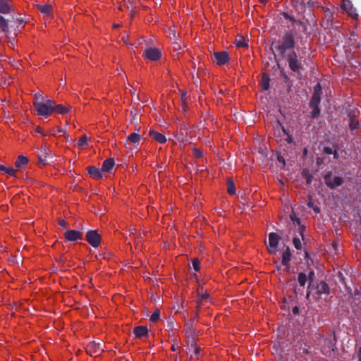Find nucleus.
<instances>
[{"label":"nucleus","mask_w":361,"mask_h":361,"mask_svg":"<svg viewBox=\"0 0 361 361\" xmlns=\"http://www.w3.org/2000/svg\"><path fill=\"white\" fill-rule=\"evenodd\" d=\"M160 317V310L156 308L153 314L150 317V321L152 322H157Z\"/></svg>","instance_id":"ea45409f"},{"label":"nucleus","mask_w":361,"mask_h":361,"mask_svg":"<svg viewBox=\"0 0 361 361\" xmlns=\"http://www.w3.org/2000/svg\"><path fill=\"white\" fill-rule=\"evenodd\" d=\"M312 111L311 112V114H310V116L312 118H317L319 114H320V109L319 107V106H310Z\"/></svg>","instance_id":"e433bc0d"},{"label":"nucleus","mask_w":361,"mask_h":361,"mask_svg":"<svg viewBox=\"0 0 361 361\" xmlns=\"http://www.w3.org/2000/svg\"><path fill=\"white\" fill-rule=\"evenodd\" d=\"M295 44L296 42L294 33L293 32L286 31L276 44L274 45V42L271 44V49L272 50L275 59H276V55L274 52V49L278 52V55L280 57L285 58L288 51L289 52L294 50Z\"/></svg>","instance_id":"f257e3e1"},{"label":"nucleus","mask_w":361,"mask_h":361,"mask_svg":"<svg viewBox=\"0 0 361 361\" xmlns=\"http://www.w3.org/2000/svg\"><path fill=\"white\" fill-rule=\"evenodd\" d=\"M201 348L200 347H195L194 348L195 357L196 359H199Z\"/></svg>","instance_id":"5fc2aeb1"},{"label":"nucleus","mask_w":361,"mask_h":361,"mask_svg":"<svg viewBox=\"0 0 361 361\" xmlns=\"http://www.w3.org/2000/svg\"><path fill=\"white\" fill-rule=\"evenodd\" d=\"M166 327L167 329L169 330V331H173V329H174V319L173 318H171L169 317L168 319H167V322H166Z\"/></svg>","instance_id":"a18cd8bd"},{"label":"nucleus","mask_w":361,"mask_h":361,"mask_svg":"<svg viewBox=\"0 0 361 361\" xmlns=\"http://www.w3.org/2000/svg\"><path fill=\"white\" fill-rule=\"evenodd\" d=\"M37 8L43 14L49 16L52 11V6L49 4H37Z\"/></svg>","instance_id":"c85d7f7f"},{"label":"nucleus","mask_w":361,"mask_h":361,"mask_svg":"<svg viewBox=\"0 0 361 361\" xmlns=\"http://www.w3.org/2000/svg\"><path fill=\"white\" fill-rule=\"evenodd\" d=\"M235 46L238 48H240V47H247L248 44L245 42V39L243 37H240V38L238 39L235 40Z\"/></svg>","instance_id":"58836bf2"},{"label":"nucleus","mask_w":361,"mask_h":361,"mask_svg":"<svg viewBox=\"0 0 361 361\" xmlns=\"http://www.w3.org/2000/svg\"><path fill=\"white\" fill-rule=\"evenodd\" d=\"M86 351L87 354H89L91 356L95 355H99L103 350L101 348V343H97L95 341L90 342L86 347Z\"/></svg>","instance_id":"9b49d317"},{"label":"nucleus","mask_w":361,"mask_h":361,"mask_svg":"<svg viewBox=\"0 0 361 361\" xmlns=\"http://www.w3.org/2000/svg\"><path fill=\"white\" fill-rule=\"evenodd\" d=\"M87 137L86 135H82L80 137L78 142V147H85L87 145Z\"/></svg>","instance_id":"4c0bfd02"},{"label":"nucleus","mask_w":361,"mask_h":361,"mask_svg":"<svg viewBox=\"0 0 361 361\" xmlns=\"http://www.w3.org/2000/svg\"><path fill=\"white\" fill-rule=\"evenodd\" d=\"M142 56L148 60L157 61L161 56V51L158 48H147L144 51Z\"/></svg>","instance_id":"1a4fd4ad"},{"label":"nucleus","mask_w":361,"mask_h":361,"mask_svg":"<svg viewBox=\"0 0 361 361\" xmlns=\"http://www.w3.org/2000/svg\"><path fill=\"white\" fill-rule=\"evenodd\" d=\"M35 132H37L38 133H40L42 136H45L47 135V134L43 133V130H42V128L39 127V126H37L36 128Z\"/></svg>","instance_id":"052dcab7"},{"label":"nucleus","mask_w":361,"mask_h":361,"mask_svg":"<svg viewBox=\"0 0 361 361\" xmlns=\"http://www.w3.org/2000/svg\"><path fill=\"white\" fill-rule=\"evenodd\" d=\"M192 152L194 157H195L196 158H200L203 156V152L200 149L194 147L192 149Z\"/></svg>","instance_id":"49530a36"},{"label":"nucleus","mask_w":361,"mask_h":361,"mask_svg":"<svg viewBox=\"0 0 361 361\" xmlns=\"http://www.w3.org/2000/svg\"><path fill=\"white\" fill-rule=\"evenodd\" d=\"M280 76L283 78L284 83L287 85L288 87L290 88L292 86L291 80L289 76L286 74L283 68H281L280 71Z\"/></svg>","instance_id":"473e14b6"},{"label":"nucleus","mask_w":361,"mask_h":361,"mask_svg":"<svg viewBox=\"0 0 361 361\" xmlns=\"http://www.w3.org/2000/svg\"><path fill=\"white\" fill-rule=\"evenodd\" d=\"M183 331L188 338H192V336H195V329L190 322L185 323Z\"/></svg>","instance_id":"c756f323"},{"label":"nucleus","mask_w":361,"mask_h":361,"mask_svg":"<svg viewBox=\"0 0 361 361\" xmlns=\"http://www.w3.org/2000/svg\"><path fill=\"white\" fill-rule=\"evenodd\" d=\"M302 32H303L306 35H308L307 25L305 24V25L304 26H302Z\"/></svg>","instance_id":"774afa93"},{"label":"nucleus","mask_w":361,"mask_h":361,"mask_svg":"<svg viewBox=\"0 0 361 361\" xmlns=\"http://www.w3.org/2000/svg\"><path fill=\"white\" fill-rule=\"evenodd\" d=\"M333 149L330 147H324V152L326 154H333Z\"/></svg>","instance_id":"4d7b16f0"},{"label":"nucleus","mask_w":361,"mask_h":361,"mask_svg":"<svg viewBox=\"0 0 361 361\" xmlns=\"http://www.w3.org/2000/svg\"><path fill=\"white\" fill-rule=\"evenodd\" d=\"M292 312H293V314H295V315L298 314H299V307L298 306H295L293 308Z\"/></svg>","instance_id":"69168bd1"},{"label":"nucleus","mask_w":361,"mask_h":361,"mask_svg":"<svg viewBox=\"0 0 361 361\" xmlns=\"http://www.w3.org/2000/svg\"><path fill=\"white\" fill-rule=\"evenodd\" d=\"M188 345H190L191 348H195L196 346V342H195V336H192V338H188Z\"/></svg>","instance_id":"3c124183"},{"label":"nucleus","mask_w":361,"mask_h":361,"mask_svg":"<svg viewBox=\"0 0 361 361\" xmlns=\"http://www.w3.org/2000/svg\"><path fill=\"white\" fill-rule=\"evenodd\" d=\"M298 226H299L298 232H299L300 235H301L302 239L304 240V232L305 231V226L301 224Z\"/></svg>","instance_id":"603ef678"},{"label":"nucleus","mask_w":361,"mask_h":361,"mask_svg":"<svg viewBox=\"0 0 361 361\" xmlns=\"http://www.w3.org/2000/svg\"><path fill=\"white\" fill-rule=\"evenodd\" d=\"M332 175V171H328L324 175V179L326 186L331 190H334L343 183V179L341 177L333 176Z\"/></svg>","instance_id":"39448f33"},{"label":"nucleus","mask_w":361,"mask_h":361,"mask_svg":"<svg viewBox=\"0 0 361 361\" xmlns=\"http://www.w3.org/2000/svg\"><path fill=\"white\" fill-rule=\"evenodd\" d=\"M35 102L33 103H43L46 102V99L44 97V96L40 94L39 92H37L34 95Z\"/></svg>","instance_id":"a19ab883"},{"label":"nucleus","mask_w":361,"mask_h":361,"mask_svg":"<svg viewBox=\"0 0 361 361\" xmlns=\"http://www.w3.org/2000/svg\"><path fill=\"white\" fill-rule=\"evenodd\" d=\"M0 28L1 31L8 35L9 33L8 20L0 14Z\"/></svg>","instance_id":"7c9ffc66"},{"label":"nucleus","mask_w":361,"mask_h":361,"mask_svg":"<svg viewBox=\"0 0 361 361\" xmlns=\"http://www.w3.org/2000/svg\"><path fill=\"white\" fill-rule=\"evenodd\" d=\"M13 11V7L9 0H0V13L9 14Z\"/></svg>","instance_id":"a211bd4d"},{"label":"nucleus","mask_w":361,"mask_h":361,"mask_svg":"<svg viewBox=\"0 0 361 361\" xmlns=\"http://www.w3.org/2000/svg\"><path fill=\"white\" fill-rule=\"evenodd\" d=\"M317 1L316 0H308L307 1V4L310 6H314L315 5V4H317Z\"/></svg>","instance_id":"338daca9"},{"label":"nucleus","mask_w":361,"mask_h":361,"mask_svg":"<svg viewBox=\"0 0 361 361\" xmlns=\"http://www.w3.org/2000/svg\"><path fill=\"white\" fill-rule=\"evenodd\" d=\"M325 348H328L329 350L326 352L322 351L323 354L328 355L329 352L335 351L336 349V338H327L324 339Z\"/></svg>","instance_id":"5701e85b"},{"label":"nucleus","mask_w":361,"mask_h":361,"mask_svg":"<svg viewBox=\"0 0 361 361\" xmlns=\"http://www.w3.org/2000/svg\"><path fill=\"white\" fill-rule=\"evenodd\" d=\"M5 172L6 173H8V175L11 176H16V170L14 169L12 167H8V168L6 169V171Z\"/></svg>","instance_id":"8fccbe9b"},{"label":"nucleus","mask_w":361,"mask_h":361,"mask_svg":"<svg viewBox=\"0 0 361 361\" xmlns=\"http://www.w3.org/2000/svg\"><path fill=\"white\" fill-rule=\"evenodd\" d=\"M87 170L90 176L94 179L98 180L102 178V171L99 168L90 166L87 168Z\"/></svg>","instance_id":"412c9836"},{"label":"nucleus","mask_w":361,"mask_h":361,"mask_svg":"<svg viewBox=\"0 0 361 361\" xmlns=\"http://www.w3.org/2000/svg\"><path fill=\"white\" fill-rule=\"evenodd\" d=\"M284 59L287 61L289 69L293 73L299 75L304 71L302 57L299 56L295 50L288 52Z\"/></svg>","instance_id":"f03ea898"},{"label":"nucleus","mask_w":361,"mask_h":361,"mask_svg":"<svg viewBox=\"0 0 361 361\" xmlns=\"http://www.w3.org/2000/svg\"><path fill=\"white\" fill-rule=\"evenodd\" d=\"M115 164L113 158H109L104 161L102 166V171L104 172H110Z\"/></svg>","instance_id":"bb28decb"},{"label":"nucleus","mask_w":361,"mask_h":361,"mask_svg":"<svg viewBox=\"0 0 361 361\" xmlns=\"http://www.w3.org/2000/svg\"><path fill=\"white\" fill-rule=\"evenodd\" d=\"M54 101L47 99L43 103H33V106L37 115L47 118L53 113V105Z\"/></svg>","instance_id":"7ed1b4c3"},{"label":"nucleus","mask_w":361,"mask_h":361,"mask_svg":"<svg viewBox=\"0 0 361 361\" xmlns=\"http://www.w3.org/2000/svg\"><path fill=\"white\" fill-rule=\"evenodd\" d=\"M283 16L286 19L289 20L291 22H293V23L297 22L295 18L293 16H290L288 13L284 12V13H283Z\"/></svg>","instance_id":"09e8293b"},{"label":"nucleus","mask_w":361,"mask_h":361,"mask_svg":"<svg viewBox=\"0 0 361 361\" xmlns=\"http://www.w3.org/2000/svg\"><path fill=\"white\" fill-rule=\"evenodd\" d=\"M149 135L160 144H164L166 142V138L163 134L154 130H150L149 131Z\"/></svg>","instance_id":"aec40b11"},{"label":"nucleus","mask_w":361,"mask_h":361,"mask_svg":"<svg viewBox=\"0 0 361 361\" xmlns=\"http://www.w3.org/2000/svg\"><path fill=\"white\" fill-rule=\"evenodd\" d=\"M212 59L217 66H223L228 62L230 57L226 51L214 52Z\"/></svg>","instance_id":"0eeeda50"},{"label":"nucleus","mask_w":361,"mask_h":361,"mask_svg":"<svg viewBox=\"0 0 361 361\" xmlns=\"http://www.w3.org/2000/svg\"><path fill=\"white\" fill-rule=\"evenodd\" d=\"M227 191L229 195H234L235 193V186L234 182L231 179H228L226 181Z\"/></svg>","instance_id":"72a5a7b5"},{"label":"nucleus","mask_w":361,"mask_h":361,"mask_svg":"<svg viewBox=\"0 0 361 361\" xmlns=\"http://www.w3.org/2000/svg\"><path fill=\"white\" fill-rule=\"evenodd\" d=\"M303 176L305 178L306 183L310 185L312 181L313 176L307 172L303 173Z\"/></svg>","instance_id":"de8ad7c7"},{"label":"nucleus","mask_w":361,"mask_h":361,"mask_svg":"<svg viewBox=\"0 0 361 361\" xmlns=\"http://www.w3.org/2000/svg\"><path fill=\"white\" fill-rule=\"evenodd\" d=\"M298 281L300 286L304 287L307 281V274L304 272H300L298 275Z\"/></svg>","instance_id":"c9c22d12"},{"label":"nucleus","mask_w":361,"mask_h":361,"mask_svg":"<svg viewBox=\"0 0 361 361\" xmlns=\"http://www.w3.org/2000/svg\"><path fill=\"white\" fill-rule=\"evenodd\" d=\"M322 90V86L319 82L314 87V92L309 104L310 106L319 105L321 102Z\"/></svg>","instance_id":"9d476101"},{"label":"nucleus","mask_w":361,"mask_h":361,"mask_svg":"<svg viewBox=\"0 0 361 361\" xmlns=\"http://www.w3.org/2000/svg\"><path fill=\"white\" fill-rule=\"evenodd\" d=\"M307 281L309 282V284L307 286L306 297H307V298H308L310 297V290L314 289V286H315L316 282L314 281V278H315L314 271L313 270H310V272L308 273V275H307Z\"/></svg>","instance_id":"6ab92c4d"},{"label":"nucleus","mask_w":361,"mask_h":361,"mask_svg":"<svg viewBox=\"0 0 361 361\" xmlns=\"http://www.w3.org/2000/svg\"><path fill=\"white\" fill-rule=\"evenodd\" d=\"M277 161L279 163L283 164V166H285V164H286L285 159L283 158V157L281 154H277Z\"/></svg>","instance_id":"6e6d98bb"},{"label":"nucleus","mask_w":361,"mask_h":361,"mask_svg":"<svg viewBox=\"0 0 361 361\" xmlns=\"http://www.w3.org/2000/svg\"><path fill=\"white\" fill-rule=\"evenodd\" d=\"M200 262L197 258H193L192 259V265L195 271H200Z\"/></svg>","instance_id":"37998d69"},{"label":"nucleus","mask_w":361,"mask_h":361,"mask_svg":"<svg viewBox=\"0 0 361 361\" xmlns=\"http://www.w3.org/2000/svg\"><path fill=\"white\" fill-rule=\"evenodd\" d=\"M260 85L264 91H267L270 88V78L267 73L262 74Z\"/></svg>","instance_id":"cd10ccee"},{"label":"nucleus","mask_w":361,"mask_h":361,"mask_svg":"<svg viewBox=\"0 0 361 361\" xmlns=\"http://www.w3.org/2000/svg\"><path fill=\"white\" fill-rule=\"evenodd\" d=\"M59 224L64 228L67 226V222L64 219L59 220Z\"/></svg>","instance_id":"680f3d73"},{"label":"nucleus","mask_w":361,"mask_h":361,"mask_svg":"<svg viewBox=\"0 0 361 361\" xmlns=\"http://www.w3.org/2000/svg\"><path fill=\"white\" fill-rule=\"evenodd\" d=\"M309 198H310V201L308 202L307 203V207H310V208H314V202H312V197L311 196H309Z\"/></svg>","instance_id":"bf43d9fd"},{"label":"nucleus","mask_w":361,"mask_h":361,"mask_svg":"<svg viewBox=\"0 0 361 361\" xmlns=\"http://www.w3.org/2000/svg\"><path fill=\"white\" fill-rule=\"evenodd\" d=\"M356 354L358 361H361V346L359 347L358 350L356 351Z\"/></svg>","instance_id":"e2e57ef3"},{"label":"nucleus","mask_w":361,"mask_h":361,"mask_svg":"<svg viewBox=\"0 0 361 361\" xmlns=\"http://www.w3.org/2000/svg\"><path fill=\"white\" fill-rule=\"evenodd\" d=\"M360 114V112L357 108H353V109L347 111V116L349 121L348 128L352 133L355 130H357L360 126L358 119Z\"/></svg>","instance_id":"20e7f679"},{"label":"nucleus","mask_w":361,"mask_h":361,"mask_svg":"<svg viewBox=\"0 0 361 361\" xmlns=\"http://www.w3.org/2000/svg\"><path fill=\"white\" fill-rule=\"evenodd\" d=\"M342 8L345 10L348 14L351 16L353 19H356L358 17V13L356 9L353 6L351 2L348 0H343Z\"/></svg>","instance_id":"2eb2a0df"},{"label":"nucleus","mask_w":361,"mask_h":361,"mask_svg":"<svg viewBox=\"0 0 361 361\" xmlns=\"http://www.w3.org/2000/svg\"><path fill=\"white\" fill-rule=\"evenodd\" d=\"M67 241H77L82 239V232L76 230H68L64 233Z\"/></svg>","instance_id":"4468645a"},{"label":"nucleus","mask_w":361,"mask_h":361,"mask_svg":"<svg viewBox=\"0 0 361 361\" xmlns=\"http://www.w3.org/2000/svg\"><path fill=\"white\" fill-rule=\"evenodd\" d=\"M349 297L352 298V306L353 307H357V303L358 302H361V293L360 290L356 288H355L354 291L352 290V294H348Z\"/></svg>","instance_id":"b1692460"},{"label":"nucleus","mask_w":361,"mask_h":361,"mask_svg":"<svg viewBox=\"0 0 361 361\" xmlns=\"http://www.w3.org/2000/svg\"><path fill=\"white\" fill-rule=\"evenodd\" d=\"M296 346H298L300 350H302V353L305 355H310L311 353L310 345L303 339L298 341L296 343Z\"/></svg>","instance_id":"4be33fe9"},{"label":"nucleus","mask_w":361,"mask_h":361,"mask_svg":"<svg viewBox=\"0 0 361 361\" xmlns=\"http://www.w3.org/2000/svg\"><path fill=\"white\" fill-rule=\"evenodd\" d=\"M209 294L205 293H202V294H200L199 293V298L197 299V309H199L200 307V303H201V301L202 300H207L208 298H209Z\"/></svg>","instance_id":"79ce46f5"},{"label":"nucleus","mask_w":361,"mask_h":361,"mask_svg":"<svg viewBox=\"0 0 361 361\" xmlns=\"http://www.w3.org/2000/svg\"><path fill=\"white\" fill-rule=\"evenodd\" d=\"M313 290H315L316 294L321 295H329L330 293V288L329 285L324 281H317L315 283V286Z\"/></svg>","instance_id":"f8f14e48"},{"label":"nucleus","mask_w":361,"mask_h":361,"mask_svg":"<svg viewBox=\"0 0 361 361\" xmlns=\"http://www.w3.org/2000/svg\"><path fill=\"white\" fill-rule=\"evenodd\" d=\"M281 239V236L276 233H269V246L267 247V251L269 254L276 255L277 253V246Z\"/></svg>","instance_id":"423d86ee"},{"label":"nucleus","mask_w":361,"mask_h":361,"mask_svg":"<svg viewBox=\"0 0 361 361\" xmlns=\"http://www.w3.org/2000/svg\"><path fill=\"white\" fill-rule=\"evenodd\" d=\"M338 278L339 280V282L341 283L345 288V290L348 294H352V288L350 286L348 285V283L345 280V278L344 277V275L341 272H338Z\"/></svg>","instance_id":"2f4dec72"},{"label":"nucleus","mask_w":361,"mask_h":361,"mask_svg":"<svg viewBox=\"0 0 361 361\" xmlns=\"http://www.w3.org/2000/svg\"><path fill=\"white\" fill-rule=\"evenodd\" d=\"M27 163L28 159L26 157L23 155H19L15 161V166L18 169H23L27 164Z\"/></svg>","instance_id":"393cba45"},{"label":"nucleus","mask_w":361,"mask_h":361,"mask_svg":"<svg viewBox=\"0 0 361 361\" xmlns=\"http://www.w3.org/2000/svg\"><path fill=\"white\" fill-rule=\"evenodd\" d=\"M101 235L96 230L88 231L86 233V240L93 247H97L101 242Z\"/></svg>","instance_id":"6e6552de"},{"label":"nucleus","mask_w":361,"mask_h":361,"mask_svg":"<svg viewBox=\"0 0 361 361\" xmlns=\"http://www.w3.org/2000/svg\"><path fill=\"white\" fill-rule=\"evenodd\" d=\"M149 331L146 326H137L133 329V334L137 338H142L148 335Z\"/></svg>","instance_id":"f3484780"},{"label":"nucleus","mask_w":361,"mask_h":361,"mask_svg":"<svg viewBox=\"0 0 361 361\" xmlns=\"http://www.w3.org/2000/svg\"><path fill=\"white\" fill-rule=\"evenodd\" d=\"M293 243L294 245V247L297 250H301L302 249V243L298 237H294L293 239Z\"/></svg>","instance_id":"c03bdc74"},{"label":"nucleus","mask_w":361,"mask_h":361,"mask_svg":"<svg viewBox=\"0 0 361 361\" xmlns=\"http://www.w3.org/2000/svg\"><path fill=\"white\" fill-rule=\"evenodd\" d=\"M291 251L289 246H286L284 250L282 252V260L281 264L286 267L287 271L290 269L289 262L291 260Z\"/></svg>","instance_id":"dca6fc26"},{"label":"nucleus","mask_w":361,"mask_h":361,"mask_svg":"<svg viewBox=\"0 0 361 361\" xmlns=\"http://www.w3.org/2000/svg\"><path fill=\"white\" fill-rule=\"evenodd\" d=\"M290 219L293 222H296L298 225H300L301 224L300 219L295 215V214H293L290 215Z\"/></svg>","instance_id":"864d4df0"},{"label":"nucleus","mask_w":361,"mask_h":361,"mask_svg":"<svg viewBox=\"0 0 361 361\" xmlns=\"http://www.w3.org/2000/svg\"><path fill=\"white\" fill-rule=\"evenodd\" d=\"M70 111V107L64 106L63 104H56L54 102L53 105V112H56L59 114H66Z\"/></svg>","instance_id":"a878e982"},{"label":"nucleus","mask_w":361,"mask_h":361,"mask_svg":"<svg viewBox=\"0 0 361 361\" xmlns=\"http://www.w3.org/2000/svg\"><path fill=\"white\" fill-rule=\"evenodd\" d=\"M140 140V135L137 133H133L130 135H129L127 137V140L133 144L139 143Z\"/></svg>","instance_id":"f704fd0d"},{"label":"nucleus","mask_w":361,"mask_h":361,"mask_svg":"<svg viewBox=\"0 0 361 361\" xmlns=\"http://www.w3.org/2000/svg\"><path fill=\"white\" fill-rule=\"evenodd\" d=\"M128 4L130 6H128V8H131V13L133 14L135 9L134 3L133 1H129Z\"/></svg>","instance_id":"0e129e2a"},{"label":"nucleus","mask_w":361,"mask_h":361,"mask_svg":"<svg viewBox=\"0 0 361 361\" xmlns=\"http://www.w3.org/2000/svg\"><path fill=\"white\" fill-rule=\"evenodd\" d=\"M50 151L47 147H42L38 152L39 163L42 166H45L49 163V159H51L49 154Z\"/></svg>","instance_id":"ddd939ff"},{"label":"nucleus","mask_w":361,"mask_h":361,"mask_svg":"<svg viewBox=\"0 0 361 361\" xmlns=\"http://www.w3.org/2000/svg\"><path fill=\"white\" fill-rule=\"evenodd\" d=\"M282 130L283 132L287 135V138L286 139V140L288 142V143H291L293 142V139L291 137V136L290 135L288 134V133L286 132V129L284 128H282Z\"/></svg>","instance_id":"13d9d810"}]
</instances>
